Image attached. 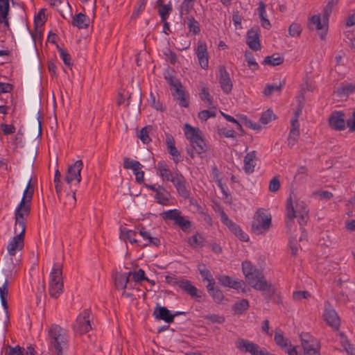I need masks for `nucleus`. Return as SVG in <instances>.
Masks as SVG:
<instances>
[{"mask_svg":"<svg viewBox=\"0 0 355 355\" xmlns=\"http://www.w3.org/2000/svg\"><path fill=\"white\" fill-rule=\"evenodd\" d=\"M221 285L242 292L245 291V282L238 279H232L229 276H221L218 279Z\"/></svg>","mask_w":355,"mask_h":355,"instance_id":"dca6fc26","label":"nucleus"},{"mask_svg":"<svg viewBox=\"0 0 355 355\" xmlns=\"http://www.w3.org/2000/svg\"><path fill=\"white\" fill-rule=\"evenodd\" d=\"M271 224V216L262 210H258L254 215L252 230L256 234H264L269 230Z\"/></svg>","mask_w":355,"mask_h":355,"instance_id":"423d86ee","label":"nucleus"},{"mask_svg":"<svg viewBox=\"0 0 355 355\" xmlns=\"http://www.w3.org/2000/svg\"><path fill=\"white\" fill-rule=\"evenodd\" d=\"M129 275L127 273L118 274L114 277V284L118 289H124L128 286Z\"/></svg>","mask_w":355,"mask_h":355,"instance_id":"473e14b6","label":"nucleus"},{"mask_svg":"<svg viewBox=\"0 0 355 355\" xmlns=\"http://www.w3.org/2000/svg\"><path fill=\"white\" fill-rule=\"evenodd\" d=\"M297 218L300 226L306 224L308 218V210L306 203L298 199H293L290 196L286 201V223L287 226L291 227L294 219Z\"/></svg>","mask_w":355,"mask_h":355,"instance_id":"f03ea898","label":"nucleus"},{"mask_svg":"<svg viewBox=\"0 0 355 355\" xmlns=\"http://www.w3.org/2000/svg\"><path fill=\"white\" fill-rule=\"evenodd\" d=\"M203 237L198 233L190 237L188 240L189 244L193 248L202 247L203 245Z\"/></svg>","mask_w":355,"mask_h":355,"instance_id":"37998d69","label":"nucleus"},{"mask_svg":"<svg viewBox=\"0 0 355 355\" xmlns=\"http://www.w3.org/2000/svg\"><path fill=\"white\" fill-rule=\"evenodd\" d=\"M83 167L82 160H77L69 164L65 173L64 181L71 185H76L81 182V171Z\"/></svg>","mask_w":355,"mask_h":355,"instance_id":"0eeeda50","label":"nucleus"},{"mask_svg":"<svg viewBox=\"0 0 355 355\" xmlns=\"http://www.w3.org/2000/svg\"><path fill=\"white\" fill-rule=\"evenodd\" d=\"M183 131L185 137L189 143L203 137V134L198 128L193 127L189 123L184 125Z\"/></svg>","mask_w":355,"mask_h":355,"instance_id":"aec40b11","label":"nucleus"},{"mask_svg":"<svg viewBox=\"0 0 355 355\" xmlns=\"http://www.w3.org/2000/svg\"><path fill=\"white\" fill-rule=\"evenodd\" d=\"M280 187V182L277 178H273L269 183V190L271 192H277Z\"/></svg>","mask_w":355,"mask_h":355,"instance_id":"0e129e2a","label":"nucleus"},{"mask_svg":"<svg viewBox=\"0 0 355 355\" xmlns=\"http://www.w3.org/2000/svg\"><path fill=\"white\" fill-rule=\"evenodd\" d=\"M329 126L336 130H343L345 128V116L343 112L335 111L329 118Z\"/></svg>","mask_w":355,"mask_h":355,"instance_id":"4468645a","label":"nucleus"},{"mask_svg":"<svg viewBox=\"0 0 355 355\" xmlns=\"http://www.w3.org/2000/svg\"><path fill=\"white\" fill-rule=\"evenodd\" d=\"M196 0H184L181 8L180 14L182 15L187 14L193 7V3Z\"/></svg>","mask_w":355,"mask_h":355,"instance_id":"bf43d9fd","label":"nucleus"},{"mask_svg":"<svg viewBox=\"0 0 355 355\" xmlns=\"http://www.w3.org/2000/svg\"><path fill=\"white\" fill-rule=\"evenodd\" d=\"M171 182L173 184L174 187L180 195L182 196H187L188 195L185 186L186 181L181 174L174 173V177Z\"/></svg>","mask_w":355,"mask_h":355,"instance_id":"393cba45","label":"nucleus"},{"mask_svg":"<svg viewBox=\"0 0 355 355\" xmlns=\"http://www.w3.org/2000/svg\"><path fill=\"white\" fill-rule=\"evenodd\" d=\"M274 340L275 343L283 349L287 347L291 343L287 338L284 337L283 333L281 331H275Z\"/></svg>","mask_w":355,"mask_h":355,"instance_id":"e433bc0d","label":"nucleus"},{"mask_svg":"<svg viewBox=\"0 0 355 355\" xmlns=\"http://www.w3.org/2000/svg\"><path fill=\"white\" fill-rule=\"evenodd\" d=\"M60 173L57 169L55 171V176H54V184H55V191L58 195H60V193L62 192V182L60 180Z\"/></svg>","mask_w":355,"mask_h":355,"instance_id":"13d9d810","label":"nucleus"},{"mask_svg":"<svg viewBox=\"0 0 355 355\" xmlns=\"http://www.w3.org/2000/svg\"><path fill=\"white\" fill-rule=\"evenodd\" d=\"M175 224L178 225L184 232L187 231L191 227V222L182 216H180Z\"/></svg>","mask_w":355,"mask_h":355,"instance_id":"5fc2aeb1","label":"nucleus"},{"mask_svg":"<svg viewBox=\"0 0 355 355\" xmlns=\"http://www.w3.org/2000/svg\"><path fill=\"white\" fill-rule=\"evenodd\" d=\"M302 26L296 22L292 23L288 28L289 35L293 37H299L302 33Z\"/></svg>","mask_w":355,"mask_h":355,"instance_id":"de8ad7c7","label":"nucleus"},{"mask_svg":"<svg viewBox=\"0 0 355 355\" xmlns=\"http://www.w3.org/2000/svg\"><path fill=\"white\" fill-rule=\"evenodd\" d=\"M30 178L23 192L22 198L15 210V233L16 235L8 243L7 251L10 257H14L24 246V234L26 230L25 217L31 210V202L34 193V187Z\"/></svg>","mask_w":355,"mask_h":355,"instance_id":"f257e3e1","label":"nucleus"},{"mask_svg":"<svg viewBox=\"0 0 355 355\" xmlns=\"http://www.w3.org/2000/svg\"><path fill=\"white\" fill-rule=\"evenodd\" d=\"M127 274L129 277L132 276V281L135 283H141L142 281L148 280V278L146 276L144 270L141 268L135 271H130Z\"/></svg>","mask_w":355,"mask_h":355,"instance_id":"4c0bfd02","label":"nucleus"},{"mask_svg":"<svg viewBox=\"0 0 355 355\" xmlns=\"http://www.w3.org/2000/svg\"><path fill=\"white\" fill-rule=\"evenodd\" d=\"M49 338L51 345L58 353L67 348L68 334L66 329L57 324H52L49 330Z\"/></svg>","mask_w":355,"mask_h":355,"instance_id":"39448f33","label":"nucleus"},{"mask_svg":"<svg viewBox=\"0 0 355 355\" xmlns=\"http://www.w3.org/2000/svg\"><path fill=\"white\" fill-rule=\"evenodd\" d=\"M207 288L208 293L216 302L220 303L222 302L224 297L223 294L220 290L215 287V282L207 284Z\"/></svg>","mask_w":355,"mask_h":355,"instance_id":"7c9ffc66","label":"nucleus"},{"mask_svg":"<svg viewBox=\"0 0 355 355\" xmlns=\"http://www.w3.org/2000/svg\"><path fill=\"white\" fill-rule=\"evenodd\" d=\"M198 269L204 281H207L208 284L215 282L210 271L207 268L205 265L199 264L198 266Z\"/></svg>","mask_w":355,"mask_h":355,"instance_id":"58836bf2","label":"nucleus"},{"mask_svg":"<svg viewBox=\"0 0 355 355\" xmlns=\"http://www.w3.org/2000/svg\"><path fill=\"white\" fill-rule=\"evenodd\" d=\"M248 306V302L246 300H242L234 305L233 309L235 313L240 314L247 310Z\"/></svg>","mask_w":355,"mask_h":355,"instance_id":"3c124183","label":"nucleus"},{"mask_svg":"<svg viewBox=\"0 0 355 355\" xmlns=\"http://www.w3.org/2000/svg\"><path fill=\"white\" fill-rule=\"evenodd\" d=\"M219 73L218 80L222 90L226 94L230 93L232 89L233 84L228 72L225 68H220Z\"/></svg>","mask_w":355,"mask_h":355,"instance_id":"6ab92c4d","label":"nucleus"},{"mask_svg":"<svg viewBox=\"0 0 355 355\" xmlns=\"http://www.w3.org/2000/svg\"><path fill=\"white\" fill-rule=\"evenodd\" d=\"M336 3V1L334 2L332 0L327 4V6H325V8H324V10H323V15H322L323 17H324L325 19H327L328 20L329 16L331 14L333 7Z\"/></svg>","mask_w":355,"mask_h":355,"instance_id":"774afa93","label":"nucleus"},{"mask_svg":"<svg viewBox=\"0 0 355 355\" xmlns=\"http://www.w3.org/2000/svg\"><path fill=\"white\" fill-rule=\"evenodd\" d=\"M160 1V4L158 7V12L162 20H166L171 12L172 11V6L171 2L169 1L168 3L164 4L162 3V0H159Z\"/></svg>","mask_w":355,"mask_h":355,"instance_id":"72a5a7b5","label":"nucleus"},{"mask_svg":"<svg viewBox=\"0 0 355 355\" xmlns=\"http://www.w3.org/2000/svg\"><path fill=\"white\" fill-rule=\"evenodd\" d=\"M59 53H60V58L62 60L63 62L66 65L70 66L71 64V58L70 55L63 49H60Z\"/></svg>","mask_w":355,"mask_h":355,"instance_id":"338daca9","label":"nucleus"},{"mask_svg":"<svg viewBox=\"0 0 355 355\" xmlns=\"http://www.w3.org/2000/svg\"><path fill=\"white\" fill-rule=\"evenodd\" d=\"M161 216L165 220H171L175 223L181 216V211L177 209H170L163 211Z\"/></svg>","mask_w":355,"mask_h":355,"instance_id":"c9c22d12","label":"nucleus"},{"mask_svg":"<svg viewBox=\"0 0 355 355\" xmlns=\"http://www.w3.org/2000/svg\"><path fill=\"white\" fill-rule=\"evenodd\" d=\"M284 61V58L278 55H272L267 56L264 59V64H269L271 66H277L281 64Z\"/></svg>","mask_w":355,"mask_h":355,"instance_id":"c03bdc74","label":"nucleus"},{"mask_svg":"<svg viewBox=\"0 0 355 355\" xmlns=\"http://www.w3.org/2000/svg\"><path fill=\"white\" fill-rule=\"evenodd\" d=\"M62 265L55 263L49 274L48 291L50 296L57 299L63 293Z\"/></svg>","mask_w":355,"mask_h":355,"instance_id":"20e7f679","label":"nucleus"},{"mask_svg":"<svg viewBox=\"0 0 355 355\" xmlns=\"http://www.w3.org/2000/svg\"><path fill=\"white\" fill-rule=\"evenodd\" d=\"M170 198V193L164 188L163 186L158 188V191L155 195V199L157 203L162 205H168Z\"/></svg>","mask_w":355,"mask_h":355,"instance_id":"bb28decb","label":"nucleus"},{"mask_svg":"<svg viewBox=\"0 0 355 355\" xmlns=\"http://www.w3.org/2000/svg\"><path fill=\"white\" fill-rule=\"evenodd\" d=\"M91 319L92 315L90 311L88 309L84 310L76 318V323L73 326L74 331L80 334L88 332L92 329Z\"/></svg>","mask_w":355,"mask_h":355,"instance_id":"6e6552de","label":"nucleus"},{"mask_svg":"<svg viewBox=\"0 0 355 355\" xmlns=\"http://www.w3.org/2000/svg\"><path fill=\"white\" fill-rule=\"evenodd\" d=\"M76 194L75 192H72L71 193H67L66 196L65 201H64V206L70 209L73 208L76 204Z\"/></svg>","mask_w":355,"mask_h":355,"instance_id":"4d7b16f0","label":"nucleus"},{"mask_svg":"<svg viewBox=\"0 0 355 355\" xmlns=\"http://www.w3.org/2000/svg\"><path fill=\"white\" fill-rule=\"evenodd\" d=\"M300 137L299 129L291 128L288 137V144L289 146H294L297 141Z\"/></svg>","mask_w":355,"mask_h":355,"instance_id":"09e8293b","label":"nucleus"},{"mask_svg":"<svg viewBox=\"0 0 355 355\" xmlns=\"http://www.w3.org/2000/svg\"><path fill=\"white\" fill-rule=\"evenodd\" d=\"M157 170V175L163 182H171L174 177V173L171 171L167 164L164 162H158Z\"/></svg>","mask_w":355,"mask_h":355,"instance_id":"b1692460","label":"nucleus"},{"mask_svg":"<svg viewBox=\"0 0 355 355\" xmlns=\"http://www.w3.org/2000/svg\"><path fill=\"white\" fill-rule=\"evenodd\" d=\"M207 150V145L203 137L189 143L187 151L191 159L196 155L202 157V154Z\"/></svg>","mask_w":355,"mask_h":355,"instance_id":"ddd939ff","label":"nucleus"},{"mask_svg":"<svg viewBox=\"0 0 355 355\" xmlns=\"http://www.w3.org/2000/svg\"><path fill=\"white\" fill-rule=\"evenodd\" d=\"M283 84L279 83V84L267 85L263 90V94L266 96H269L275 92H279L282 90Z\"/></svg>","mask_w":355,"mask_h":355,"instance_id":"79ce46f5","label":"nucleus"},{"mask_svg":"<svg viewBox=\"0 0 355 355\" xmlns=\"http://www.w3.org/2000/svg\"><path fill=\"white\" fill-rule=\"evenodd\" d=\"M173 96L177 98L180 106L184 107H187L189 106V96L184 93L181 87L180 89H177V90L175 92V94H173Z\"/></svg>","mask_w":355,"mask_h":355,"instance_id":"f704fd0d","label":"nucleus"},{"mask_svg":"<svg viewBox=\"0 0 355 355\" xmlns=\"http://www.w3.org/2000/svg\"><path fill=\"white\" fill-rule=\"evenodd\" d=\"M71 24L78 28H86L89 26V19L85 14L80 12L73 17Z\"/></svg>","mask_w":355,"mask_h":355,"instance_id":"a878e982","label":"nucleus"},{"mask_svg":"<svg viewBox=\"0 0 355 355\" xmlns=\"http://www.w3.org/2000/svg\"><path fill=\"white\" fill-rule=\"evenodd\" d=\"M123 167L126 169H130L132 171L135 175V180L138 183H144V172L142 170L143 165L138 161L125 157L123 159Z\"/></svg>","mask_w":355,"mask_h":355,"instance_id":"9b49d317","label":"nucleus"},{"mask_svg":"<svg viewBox=\"0 0 355 355\" xmlns=\"http://www.w3.org/2000/svg\"><path fill=\"white\" fill-rule=\"evenodd\" d=\"M311 297V294L307 291H298L293 293V297L295 300L299 301L302 299H308Z\"/></svg>","mask_w":355,"mask_h":355,"instance_id":"680f3d73","label":"nucleus"},{"mask_svg":"<svg viewBox=\"0 0 355 355\" xmlns=\"http://www.w3.org/2000/svg\"><path fill=\"white\" fill-rule=\"evenodd\" d=\"M136 232L131 230L124 228L121 230V236L124 239H127L131 243H138V241L135 239Z\"/></svg>","mask_w":355,"mask_h":355,"instance_id":"ea45409f","label":"nucleus"},{"mask_svg":"<svg viewBox=\"0 0 355 355\" xmlns=\"http://www.w3.org/2000/svg\"><path fill=\"white\" fill-rule=\"evenodd\" d=\"M258 12L261 26L266 29H269L271 25L270 21L267 19L266 6L262 1L259 3Z\"/></svg>","mask_w":355,"mask_h":355,"instance_id":"c756f323","label":"nucleus"},{"mask_svg":"<svg viewBox=\"0 0 355 355\" xmlns=\"http://www.w3.org/2000/svg\"><path fill=\"white\" fill-rule=\"evenodd\" d=\"M150 130H151V128L146 126V127L142 128L140 130L139 132L138 133V137L141 139V141L144 144H148L151 141V139L149 136Z\"/></svg>","mask_w":355,"mask_h":355,"instance_id":"a18cd8bd","label":"nucleus"},{"mask_svg":"<svg viewBox=\"0 0 355 355\" xmlns=\"http://www.w3.org/2000/svg\"><path fill=\"white\" fill-rule=\"evenodd\" d=\"M230 231L232 232L241 241L247 242L249 241L248 235L237 225L233 226Z\"/></svg>","mask_w":355,"mask_h":355,"instance_id":"49530a36","label":"nucleus"},{"mask_svg":"<svg viewBox=\"0 0 355 355\" xmlns=\"http://www.w3.org/2000/svg\"><path fill=\"white\" fill-rule=\"evenodd\" d=\"M328 20L319 15H314L309 18V26L311 29L327 31Z\"/></svg>","mask_w":355,"mask_h":355,"instance_id":"4be33fe9","label":"nucleus"},{"mask_svg":"<svg viewBox=\"0 0 355 355\" xmlns=\"http://www.w3.org/2000/svg\"><path fill=\"white\" fill-rule=\"evenodd\" d=\"M200 97L207 105H212V99L207 88L202 87L201 89Z\"/></svg>","mask_w":355,"mask_h":355,"instance_id":"6e6d98bb","label":"nucleus"},{"mask_svg":"<svg viewBox=\"0 0 355 355\" xmlns=\"http://www.w3.org/2000/svg\"><path fill=\"white\" fill-rule=\"evenodd\" d=\"M215 116V110H202L198 114V118L201 121H207L208 119L211 117H214Z\"/></svg>","mask_w":355,"mask_h":355,"instance_id":"052dcab7","label":"nucleus"},{"mask_svg":"<svg viewBox=\"0 0 355 355\" xmlns=\"http://www.w3.org/2000/svg\"><path fill=\"white\" fill-rule=\"evenodd\" d=\"M187 24L189 32L193 35H198L200 32V24L193 17L189 18Z\"/></svg>","mask_w":355,"mask_h":355,"instance_id":"a19ab883","label":"nucleus"},{"mask_svg":"<svg viewBox=\"0 0 355 355\" xmlns=\"http://www.w3.org/2000/svg\"><path fill=\"white\" fill-rule=\"evenodd\" d=\"M322 318L333 329H338L339 328L340 324V318L336 310L328 302L324 303Z\"/></svg>","mask_w":355,"mask_h":355,"instance_id":"9d476101","label":"nucleus"},{"mask_svg":"<svg viewBox=\"0 0 355 355\" xmlns=\"http://www.w3.org/2000/svg\"><path fill=\"white\" fill-rule=\"evenodd\" d=\"M179 313H171V311L164 306H157L154 311L153 315L159 319L162 320L167 323H171L173 322L175 315H178Z\"/></svg>","mask_w":355,"mask_h":355,"instance_id":"f3484780","label":"nucleus"},{"mask_svg":"<svg viewBox=\"0 0 355 355\" xmlns=\"http://www.w3.org/2000/svg\"><path fill=\"white\" fill-rule=\"evenodd\" d=\"M1 129L4 135H8L15 132L16 128L13 125L2 123L1 125Z\"/></svg>","mask_w":355,"mask_h":355,"instance_id":"69168bd1","label":"nucleus"},{"mask_svg":"<svg viewBox=\"0 0 355 355\" xmlns=\"http://www.w3.org/2000/svg\"><path fill=\"white\" fill-rule=\"evenodd\" d=\"M355 92V85L353 83L342 84L336 90L337 95L340 97H347Z\"/></svg>","mask_w":355,"mask_h":355,"instance_id":"c85d7f7f","label":"nucleus"},{"mask_svg":"<svg viewBox=\"0 0 355 355\" xmlns=\"http://www.w3.org/2000/svg\"><path fill=\"white\" fill-rule=\"evenodd\" d=\"M218 133L220 135L224 136L227 138H231L234 137L235 132L232 129H228L227 128H220L218 129Z\"/></svg>","mask_w":355,"mask_h":355,"instance_id":"e2e57ef3","label":"nucleus"},{"mask_svg":"<svg viewBox=\"0 0 355 355\" xmlns=\"http://www.w3.org/2000/svg\"><path fill=\"white\" fill-rule=\"evenodd\" d=\"M166 145L168 153L172 156L174 162L178 163L181 161L180 152L175 147V141L173 137L169 134L166 135Z\"/></svg>","mask_w":355,"mask_h":355,"instance_id":"412c9836","label":"nucleus"},{"mask_svg":"<svg viewBox=\"0 0 355 355\" xmlns=\"http://www.w3.org/2000/svg\"><path fill=\"white\" fill-rule=\"evenodd\" d=\"M139 233L143 239L146 241L145 245H155L157 246L159 244V239L157 237L152 236L150 233L146 230L144 228L139 230Z\"/></svg>","mask_w":355,"mask_h":355,"instance_id":"cd10ccee","label":"nucleus"},{"mask_svg":"<svg viewBox=\"0 0 355 355\" xmlns=\"http://www.w3.org/2000/svg\"><path fill=\"white\" fill-rule=\"evenodd\" d=\"M10 0H0V24H8V15L10 8Z\"/></svg>","mask_w":355,"mask_h":355,"instance_id":"2f4dec72","label":"nucleus"},{"mask_svg":"<svg viewBox=\"0 0 355 355\" xmlns=\"http://www.w3.org/2000/svg\"><path fill=\"white\" fill-rule=\"evenodd\" d=\"M46 21V15L43 9L40 10L37 15L35 17L34 23L36 28L42 27Z\"/></svg>","mask_w":355,"mask_h":355,"instance_id":"603ef678","label":"nucleus"},{"mask_svg":"<svg viewBox=\"0 0 355 355\" xmlns=\"http://www.w3.org/2000/svg\"><path fill=\"white\" fill-rule=\"evenodd\" d=\"M178 287L191 295L192 297H200L198 295V289L194 286L191 282L187 279H182L176 282Z\"/></svg>","mask_w":355,"mask_h":355,"instance_id":"5701e85b","label":"nucleus"},{"mask_svg":"<svg viewBox=\"0 0 355 355\" xmlns=\"http://www.w3.org/2000/svg\"><path fill=\"white\" fill-rule=\"evenodd\" d=\"M195 53L200 67L205 70L207 69L209 67V54L206 42L202 40L198 41Z\"/></svg>","mask_w":355,"mask_h":355,"instance_id":"f8f14e48","label":"nucleus"},{"mask_svg":"<svg viewBox=\"0 0 355 355\" xmlns=\"http://www.w3.org/2000/svg\"><path fill=\"white\" fill-rule=\"evenodd\" d=\"M205 318L208 320L209 323L222 324L225 322V317L223 315L217 314H209L205 316Z\"/></svg>","mask_w":355,"mask_h":355,"instance_id":"864d4df0","label":"nucleus"},{"mask_svg":"<svg viewBox=\"0 0 355 355\" xmlns=\"http://www.w3.org/2000/svg\"><path fill=\"white\" fill-rule=\"evenodd\" d=\"M275 119V116L273 114L272 110L269 109V110H267L263 113H262L259 121L262 124L266 125L271 121L274 120Z\"/></svg>","mask_w":355,"mask_h":355,"instance_id":"8fccbe9b","label":"nucleus"},{"mask_svg":"<svg viewBox=\"0 0 355 355\" xmlns=\"http://www.w3.org/2000/svg\"><path fill=\"white\" fill-rule=\"evenodd\" d=\"M304 355H320V345L316 339L308 334L301 336Z\"/></svg>","mask_w":355,"mask_h":355,"instance_id":"1a4fd4ad","label":"nucleus"},{"mask_svg":"<svg viewBox=\"0 0 355 355\" xmlns=\"http://www.w3.org/2000/svg\"><path fill=\"white\" fill-rule=\"evenodd\" d=\"M246 43L249 48L253 51H259L261 49L259 34L257 29L252 28L248 31Z\"/></svg>","mask_w":355,"mask_h":355,"instance_id":"a211bd4d","label":"nucleus"},{"mask_svg":"<svg viewBox=\"0 0 355 355\" xmlns=\"http://www.w3.org/2000/svg\"><path fill=\"white\" fill-rule=\"evenodd\" d=\"M257 164V153L254 150L248 153L243 158V170L246 174H251L254 171Z\"/></svg>","mask_w":355,"mask_h":355,"instance_id":"2eb2a0df","label":"nucleus"},{"mask_svg":"<svg viewBox=\"0 0 355 355\" xmlns=\"http://www.w3.org/2000/svg\"><path fill=\"white\" fill-rule=\"evenodd\" d=\"M242 270L247 283L253 288L259 291H266L270 285L264 279L261 271L257 270L250 261L242 263Z\"/></svg>","mask_w":355,"mask_h":355,"instance_id":"7ed1b4c3","label":"nucleus"}]
</instances>
